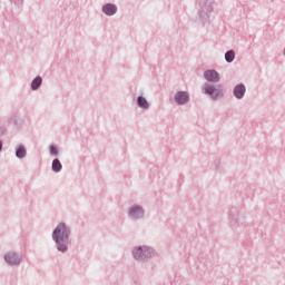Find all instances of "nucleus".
Segmentation results:
<instances>
[{
    "mask_svg": "<svg viewBox=\"0 0 285 285\" xmlns=\"http://www.w3.org/2000/svg\"><path fill=\"white\" fill-rule=\"evenodd\" d=\"M50 155H55V156L59 155V151L57 150V147L50 146Z\"/></svg>",
    "mask_w": 285,
    "mask_h": 285,
    "instance_id": "2eb2a0df",
    "label": "nucleus"
},
{
    "mask_svg": "<svg viewBox=\"0 0 285 285\" xmlns=\"http://www.w3.org/2000/svg\"><path fill=\"white\" fill-rule=\"evenodd\" d=\"M4 261L7 262V264H10L11 266H14V265L19 264V262H21L19 256H17V254H14V253L7 254L4 256Z\"/></svg>",
    "mask_w": 285,
    "mask_h": 285,
    "instance_id": "20e7f679",
    "label": "nucleus"
},
{
    "mask_svg": "<svg viewBox=\"0 0 285 285\" xmlns=\"http://www.w3.org/2000/svg\"><path fill=\"white\" fill-rule=\"evenodd\" d=\"M148 255H150V252L141 247H138L134 250L135 259H144V257H148Z\"/></svg>",
    "mask_w": 285,
    "mask_h": 285,
    "instance_id": "39448f33",
    "label": "nucleus"
},
{
    "mask_svg": "<svg viewBox=\"0 0 285 285\" xmlns=\"http://www.w3.org/2000/svg\"><path fill=\"white\" fill-rule=\"evenodd\" d=\"M41 83H42L41 77H37L36 79H33L31 82L32 90H37V88H39V86H41Z\"/></svg>",
    "mask_w": 285,
    "mask_h": 285,
    "instance_id": "9b49d317",
    "label": "nucleus"
},
{
    "mask_svg": "<svg viewBox=\"0 0 285 285\" xmlns=\"http://www.w3.org/2000/svg\"><path fill=\"white\" fill-rule=\"evenodd\" d=\"M225 59L228 63H232L235 59V51L230 50L225 53Z\"/></svg>",
    "mask_w": 285,
    "mask_h": 285,
    "instance_id": "f8f14e48",
    "label": "nucleus"
},
{
    "mask_svg": "<svg viewBox=\"0 0 285 285\" xmlns=\"http://www.w3.org/2000/svg\"><path fill=\"white\" fill-rule=\"evenodd\" d=\"M188 99H189L188 92L179 91L175 96V101L176 104H179V105L187 104Z\"/></svg>",
    "mask_w": 285,
    "mask_h": 285,
    "instance_id": "423d86ee",
    "label": "nucleus"
},
{
    "mask_svg": "<svg viewBox=\"0 0 285 285\" xmlns=\"http://www.w3.org/2000/svg\"><path fill=\"white\" fill-rule=\"evenodd\" d=\"M17 157H19L20 159L26 157V148H23L22 146L18 147L17 151H16Z\"/></svg>",
    "mask_w": 285,
    "mask_h": 285,
    "instance_id": "4468645a",
    "label": "nucleus"
},
{
    "mask_svg": "<svg viewBox=\"0 0 285 285\" xmlns=\"http://www.w3.org/2000/svg\"><path fill=\"white\" fill-rule=\"evenodd\" d=\"M102 12H105L108 17H112V14L117 13V7L115 4H105L102 7Z\"/></svg>",
    "mask_w": 285,
    "mask_h": 285,
    "instance_id": "6e6552de",
    "label": "nucleus"
},
{
    "mask_svg": "<svg viewBox=\"0 0 285 285\" xmlns=\"http://www.w3.org/2000/svg\"><path fill=\"white\" fill-rule=\"evenodd\" d=\"M138 106L139 108H148V101L144 97H138Z\"/></svg>",
    "mask_w": 285,
    "mask_h": 285,
    "instance_id": "ddd939ff",
    "label": "nucleus"
},
{
    "mask_svg": "<svg viewBox=\"0 0 285 285\" xmlns=\"http://www.w3.org/2000/svg\"><path fill=\"white\" fill-rule=\"evenodd\" d=\"M204 77L207 81H210L212 83H217V82H219V79H220L219 72H217L216 70H213V69L206 70L204 72Z\"/></svg>",
    "mask_w": 285,
    "mask_h": 285,
    "instance_id": "7ed1b4c3",
    "label": "nucleus"
},
{
    "mask_svg": "<svg viewBox=\"0 0 285 285\" xmlns=\"http://www.w3.org/2000/svg\"><path fill=\"white\" fill-rule=\"evenodd\" d=\"M61 168H62L61 161L59 159H55L52 161V170H53V173H59V170H61Z\"/></svg>",
    "mask_w": 285,
    "mask_h": 285,
    "instance_id": "9d476101",
    "label": "nucleus"
},
{
    "mask_svg": "<svg viewBox=\"0 0 285 285\" xmlns=\"http://www.w3.org/2000/svg\"><path fill=\"white\" fill-rule=\"evenodd\" d=\"M234 95L237 99H242L246 95V87L244 85H237L234 88Z\"/></svg>",
    "mask_w": 285,
    "mask_h": 285,
    "instance_id": "1a4fd4ad",
    "label": "nucleus"
},
{
    "mask_svg": "<svg viewBox=\"0 0 285 285\" xmlns=\"http://www.w3.org/2000/svg\"><path fill=\"white\" fill-rule=\"evenodd\" d=\"M70 235V229L66 226V224L60 223L56 229L53 230L52 237L58 245V250L61 253H66L68 250V237Z\"/></svg>",
    "mask_w": 285,
    "mask_h": 285,
    "instance_id": "f257e3e1",
    "label": "nucleus"
},
{
    "mask_svg": "<svg viewBox=\"0 0 285 285\" xmlns=\"http://www.w3.org/2000/svg\"><path fill=\"white\" fill-rule=\"evenodd\" d=\"M206 95H209L212 99H219V97H224V89H222V86H213L207 85L205 87Z\"/></svg>",
    "mask_w": 285,
    "mask_h": 285,
    "instance_id": "f03ea898",
    "label": "nucleus"
},
{
    "mask_svg": "<svg viewBox=\"0 0 285 285\" xmlns=\"http://www.w3.org/2000/svg\"><path fill=\"white\" fill-rule=\"evenodd\" d=\"M129 215L134 217V219H139V217H144V209L139 206L131 207Z\"/></svg>",
    "mask_w": 285,
    "mask_h": 285,
    "instance_id": "0eeeda50",
    "label": "nucleus"
}]
</instances>
